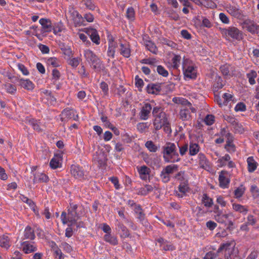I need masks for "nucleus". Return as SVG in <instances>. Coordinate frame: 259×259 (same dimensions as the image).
Segmentation results:
<instances>
[{
  "instance_id": "1",
  "label": "nucleus",
  "mask_w": 259,
  "mask_h": 259,
  "mask_svg": "<svg viewBox=\"0 0 259 259\" xmlns=\"http://www.w3.org/2000/svg\"><path fill=\"white\" fill-rule=\"evenodd\" d=\"M172 102L175 104L182 105L179 112L180 118L183 121H188L191 119V113L196 112V109L187 100L182 97H174Z\"/></svg>"
},
{
  "instance_id": "2",
  "label": "nucleus",
  "mask_w": 259,
  "mask_h": 259,
  "mask_svg": "<svg viewBox=\"0 0 259 259\" xmlns=\"http://www.w3.org/2000/svg\"><path fill=\"white\" fill-rule=\"evenodd\" d=\"M164 160L166 162H179L181 158L177 152V145L174 143L167 142L162 147Z\"/></svg>"
},
{
  "instance_id": "3",
  "label": "nucleus",
  "mask_w": 259,
  "mask_h": 259,
  "mask_svg": "<svg viewBox=\"0 0 259 259\" xmlns=\"http://www.w3.org/2000/svg\"><path fill=\"white\" fill-rule=\"evenodd\" d=\"M152 114L154 117L153 125L155 131L161 129L163 126L168 127V122L166 114L162 111L161 108L155 107L153 109Z\"/></svg>"
},
{
  "instance_id": "4",
  "label": "nucleus",
  "mask_w": 259,
  "mask_h": 259,
  "mask_svg": "<svg viewBox=\"0 0 259 259\" xmlns=\"http://www.w3.org/2000/svg\"><path fill=\"white\" fill-rule=\"evenodd\" d=\"M78 206L76 204L73 203L70 204V207L68 209V213L63 211L61 215V220L63 224H66L68 223H70V225L72 226L78 221L81 213L77 212V209Z\"/></svg>"
},
{
  "instance_id": "5",
  "label": "nucleus",
  "mask_w": 259,
  "mask_h": 259,
  "mask_svg": "<svg viewBox=\"0 0 259 259\" xmlns=\"http://www.w3.org/2000/svg\"><path fill=\"white\" fill-rule=\"evenodd\" d=\"M84 56L91 64V67L96 71L99 72L103 69V65L98 57L90 50L84 51Z\"/></svg>"
},
{
  "instance_id": "6",
  "label": "nucleus",
  "mask_w": 259,
  "mask_h": 259,
  "mask_svg": "<svg viewBox=\"0 0 259 259\" xmlns=\"http://www.w3.org/2000/svg\"><path fill=\"white\" fill-rule=\"evenodd\" d=\"M67 18L72 21L74 25L76 26H81L83 22V19L81 15L77 11L73 8L70 9L66 14Z\"/></svg>"
},
{
  "instance_id": "7",
  "label": "nucleus",
  "mask_w": 259,
  "mask_h": 259,
  "mask_svg": "<svg viewBox=\"0 0 259 259\" xmlns=\"http://www.w3.org/2000/svg\"><path fill=\"white\" fill-rule=\"evenodd\" d=\"M188 60H185L183 64V69L185 76L190 78H195L196 76V71L192 65L188 64Z\"/></svg>"
},
{
  "instance_id": "8",
  "label": "nucleus",
  "mask_w": 259,
  "mask_h": 259,
  "mask_svg": "<svg viewBox=\"0 0 259 259\" xmlns=\"http://www.w3.org/2000/svg\"><path fill=\"white\" fill-rule=\"evenodd\" d=\"M225 35H228L232 38L237 40H240L242 38V32L235 27H229L228 29H224L223 31Z\"/></svg>"
},
{
  "instance_id": "9",
  "label": "nucleus",
  "mask_w": 259,
  "mask_h": 259,
  "mask_svg": "<svg viewBox=\"0 0 259 259\" xmlns=\"http://www.w3.org/2000/svg\"><path fill=\"white\" fill-rule=\"evenodd\" d=\"M243 27L252 34H256L259 32V25L249 19L244 21Z\"/></svg>"
},
{
  "instance_id": "10",
  "label": "nucleus",
  "mask_w": 259,
  "mask_h": 259,
  "mask_svg": "<svg viewBox=\"0 0 259 259\" xmlns=\"http://www.w3.org/2000/svg\"><path fill=\"white\" fill-rule=\"evenodd\" d=\"M235 243L234 241H231L223 243L221 245L218 250V252H220L223 250H225V253L227 252L230 253L237 250L235 248Z\"/></svg>"
},
{
  "instance_id": "11",
  "label": "nucleus",
  "mask_w": 259,
  "mask_h": 259,
  "mask_svg": "<svg viewBox=\"0 0 259 259\" xmlns=\"http://www.w3.org/2000/svg\"><path fill=\"white\" fill-rule=\"evenodd\" d=\"M229 174L227 171L222 170L219 175V183L221 187L223 188H227L230 183Z\"/></svg>"
},
{
  "instance_id": "12",
  "label": "nucleus",
  "mask_w": 259,
  "mask_h": 259,
  "mask_svg": "<svg viewBox=\"0 0 259 259\" xmlns=\"http://www.w3.org/2000/svg\"><path fill=\"white\" fill-rule=\"evenodd\" d=\"M72 118L74 120H76L78 118V115L75 114V112L72 109H66L62 111L61 114V119L62 121Z\"/></svg>"
},
{
  "instance_id": "13",
  "label": "nucleus",
  "mask_w": 259,
  "mask_h": 259,
  "mask_svg": "<svg viewBox=\"0 0 259 259\" xmlns=\"http://www.w3.org/2000/svg\"><path fill=\"white\" fill-rule=\"evenodd\" d=\"M107 157L105 153L101 151H97L93 156V160L95 163H97L100 166L104 165L107 161Z\"/></svg>"
},
{
  "instance_id": "14",
  "label": "nucleus",
  "mask_w": 259,
  "mask_h": 259,
  "mask_svg": "<svg viewBox=\"0 0 259 259\" xmlns=\"http://www.w3.org/2000/svg\"><path fill=\"white\" fill-rule=\"evenodd\" d=\"M152 106L149 103H145L142 107L140 112V117L142 120H146L148 118L152 110Z\"/></svg>"
},
{
  "instance_id": "15",
  "label": "nucleus",
  "mask_w": 259,
  "mask_h": 259,
  "mask_svg": "<svg viewBox=\"0 0 259 259\" xmlns=\"http://www.w3.org/2000/svg\"><path fill=\"white\" fill-rule=\"evenodd\" d=\"M71 174L76 179L80 180L84 179V171L78 166L72 165L71 167Z\"/></svg>"
},
{
  "instance_id": "16",
  "label": "nucleus",
  "mask_w": 259,
  "mask_h": 259,
  "mask_svg": "<svg viewBox=\"0 0 259 259\" xmlns=\"http://www.w3.org/2000/svg\"><path fill=\"white\" fill-rule=\"evenodd\" d=\"M19 84L21 88L28 91H32L34 88V83L28 79H18Z\"/></svg>"
},
{
  "instance_id": "17",
  "label": "nucleus",
  "mask_w": 259,
  "mask_h": 259,
  "mask_svg": "<svg viewBox=\"0 0 259 259\" xmlns=\"http://www.w3.org/2000/svg\"><path fill=\"white\" fill-rule=\"evenodd\" d=\"M85 32L90 37L92 41L96 45L100 44V37L97 31L94 28H87Z\"/></svg>"
},
{
  "instance_id": "18",
  "label": "nucleus",
  "mask_w": 259,
  "mask_h": 259,
  "mask_svg": "<svg viewBox=\"0 0 259 259\" xmlns=\"http://www.w3.org/2000/svg\"><path fill=\"white\" fill-rule=\"evenodd\" d=\"M62 157L61 154H55L50 162V165L52 168L56 169L61 165Z\"/></svg>"
},
{
  "instance_id": "19",
  "label": "nucleus",
  "mask_w": 259,
  "mask_h": 259,
  "mask_svg": "<svg viewBox=\"0 0 259 259\" xmlns=\"http://www.w3.org/2000/svg\"><path fill=\"white\" fill-rule=\"evenodd\" d=\"M39 22L42 26L44 32H49L52 30L53 26L50 19L41 18L39 20Z\"/></svg>"
},
{
  "instance_id": "20",
  "label": "nucleus",
  "mask_w": 259,
  "mask_h": 259,
  "mask_svg": "<svg viewBox=\"0 0 259 259\" xmlns=\"http://www.w3.org/2000/svg\"><path fill=\"white\" fill-rule=\"evenodd\" d=\"M49 180L47 175L43 172H37L34 175L33 183H47Z\"/></svg>"
},
{
  "instance_id": "21",
  "label": "nucleus",
  "mask_w": 259,
  "mask_h": 259,
  "mask_svg": "<svg viewBox=\"0 0 259 259\" xmlns=\"http://www.w3.org/2000/svg\"><path fill=\"white\" fill-rule=\"evenodd\" d=\"M120 53L125 58H128L131 56L130 46L127 43L120 44Z\"/></svg>"
},
{
  "instance_id": "22",
  "label": "nucleus",
  "mask_w": 259,
  "mask_h": 259,
  "mask_svg": "<svg viewBox=\"0 0 259 259\" xmlns=\"http://www.w3.org/2000/svg\"><path fill=\"white\" fill-rule=\"evenodd\" d=\"M160 84H149L146 87L147 92L151 94H158L161 91Z\"/></svg>"
},
{
  "instance_id": "23",
  "label": "nucleus",
  "mask_w": 259,
  "mask_h": 259,
  "mask_svg": "<svg viewBox=\"0 0 259 259\" xmlns=\"http://www.w3.org/2000/svg\"><path fill=\"white\" fill-rule=\"evenodd\" d=\"M198 160L199 164L201 168L205 169L209 168V162L204 154L200 153L198 154Z\"/></svg>"
},
{
  "instance_id": "24",
  "label": "nucleus",
  "mask_w": 259,
  "mask_h": 259,
  "mask_svg": "<svg viewBox=\"0 0 259 259\" xmlns=\"http://www.w3.org/2000/svg\"><path fill=\"white\" fill-rule=\"evenodd\" d=\"M227 12L232 16L235 17H239L241 15L240 11L234 5H229L226 6Z\"/></svg>"
},
{
  "instance_id": "25",
  "label": "nucleus",
  "mask_w": 259,
  "mask_h": 259,
  "mask_svg": "<svg viewBox=\"0 0 259 259\" xmlns=\"http://www.w3.org/2000/svg\"><path fill=\"white\" fill-rule=\"evenodd\" d=\"M144 42L148 50L154 54H157L158 51L157 48L152 41L149 39H144Z\"/></svg>"
},
{
  "instance_id": "26",
  "label": "nucleus",
  "mask_w": 259,
  "mask_h": 259,
  "mask_svg": "<svg viewBox=\"0 0 259 259\" xmlns=\"http://www.w3.org/2000/svg\"><path fill=\"white\" fill-rule=\"evenodd\" d=\"M6 92L11 95H15L17 92V87L15 84L7 82L3 85Z\"/></svg>"
},
{
  "instance_id": "27",
  "label": "nucleus",
  "mask_w": 259,
  "mask_h": 259,
  "mask_svg": "<svg viewBox=\"0 0 259 259\" xmlns=\"http://www.w3.org/2000/svg\"><path fill=\"white\" fill-rule=\"evenodd\" d=\"M200 150V147L198 144L191 142L189 146V154L190 156L196 155Z\"/></svg>"
},
{
  "instance_id": "28",
  "label": "nucleus",
  "mask_w": 259,
  "mask_h": 259,
  "mask_svg": "<svg viewBox=\"0 0 259 259\" xmlns=\"http://www.w3.org/2000/svg\"><path fill=\"white\" fill-rule=\"evenodd\" d=\"M232 207L235 211L239 212L243 214H246L248 211L247 206L242 205L237 203H233L232 204Z\"/></svg>"
},
{
  "instance_id": "29",
  "label": "nucleus",
  "mask_w": 259,
  "mask_h": 259,
  "mask_svg": "<svg viewBox=\"0 0 259 259\" xmlns=\"http://www.w3.org/2000/svg\"><path fill=\"white\" fill-rule=\"evenodd\" d=\"M10 246V239L7 235H4L0 237V246L8 249Z\"/></svg>"
},
{
  "instance_id": "30",
  "label": "nucleus",
  "mask_w": 259,
  "mask_h": 259,
  "mask_svg": "<svg viewBox=\"0 0 259 259\" xmlns=\"http://www.w3.org/2000/svg\"><path fill=\"white\" fill-rule=\"evenodd\" d=\"M248 164V170L249 172L254 171L257 167V162L255 161L253 157H249L247 159Z\"/></svg>"
},
{
  "instance_id": "31",
  "label": "nucleus",
  "mask_w": 259,
  "mask_h": 259,
  "mask_svg": "<svg viewBox=\"0 0 259 259\" xmlns=\"http://www.w3.org/2000/svg\"><path fill=\"white\" fill-rule=\"evenodd\" d=\"M24 236L26 239H34L35 238L34 230L29 226L26 227L24 230Z\"/></svg>"
},
{
  "instance_id": "32",
  "label": "nucleus",
  "mask_w": 259,
  "mask_h": 259,
  "mask_svg": "<svg viewBox=\"0 0 259 259\" xmlns=\"http://www.w3.org/2000/svg\"><path fill=\"white\" fill-rule=\"evenodd\" d=\"M23 250L25 253H30L32 252H34L37 250L36 246H33L28 242H23Z\"/></svg>"
},
{
  "instance_id": "33",
  "label": "nucleus",
  "mask_w": 259,
  "mask_h": 259,
  "mask_svg": "<svg viewBox=\"0 0 259 259\" xmlns=\"http://www.w3.org/2000/svg\"><path fill=\"white\" fill-rule=\"evenodd\" d=\"M104 240L113 245L118 244V240L116 237L111 235L110 233L106 234L104 237Z\"/></svg>"
},
{
  "instance_id": "34",
  "label": "nucleus",
  "mask_w": 259,
  "mask_h": 259,
  "mask_svg": "<svg viewBox=\"0 0 259 259\" xmlns=\"http://www.w3.org/2000/svg\"><path fill=\"white\" fill-rule=\"evenodd\" d=\"M118 231L120 232V236L122 238L129 237L130 232L128 229L122 224L119 223L118 225Z\"/></svg>"
},
{
  "instance_id": "35",
  "label": "nucleus",
  "mask_w": 259,
  "mask_h": 259,
  "mask_svg": "<svg viewBox=\"0 0 259 259\" xmlns=\"http://www.w3.org/2000/svg\"><path fill=\"white\" fill-rule=\"evenodd\" d=\"M202 202L206 207H211L213 205L212 199L210 198L206 194L203 195Z\"/></svg>"
},
{
  "instance_id": "36",
  "label": "nucleus",
  "mask_w": 259,
  "mask_h": 259,
  "mask_svg": "<svg viewBox=\"0 0 259 259\" xmlns=\"http://www.w3.org/2000/svg\"><path fill=\"white\" fill-rule=\"evenodd\" d=\"M178 169V165L171 164L166 166L164 169H163V170L165 172V173H166L168 176H169L170 174H172L175 171H177Z\"/></svg>"
},
{
  "instance_id": "37",
  "label": "nucleus",
  "mask_w": 259,
  "mask_h": 259,
  "mask_svg": "<svg viewBox=\"0 0 259 259\" xmlns=\"http://www.w3.org/2000/svg\"><path fill=\"white\" fill-rule=\"evenodd\" d=\"M245 190V187H243V185H241L237 188L234 192L235 198L238 199L241 197L244 194Z\"/></svg>"
},
{
  "instance_id": "38",
  "label": "nucleus",
  "mask_w": 259,
  "mask_h": 259,
  "mask_svg": "<svg viewBox=\"0 0 259 259\" xmlns=\"http://www.w3.org/2000/svg\"><path fill=\"white\" fill-rule=\"evenodd\" d=\"M181 61V57L178 55H175L171 59V66L174 69H177Z\"/></svg>"
},
{
  "instance_id": "39",
  "label": "nucleus",
  "mask_w": 259,
  "mask_h": 259,
  "mask_svg": "<svg viewBox=\"0 0 259 259\" xmlns=\"http://www.w3.org/2000/svg\"><path fill=\"white\" fill-rule=\"evenodd\" d=\"M134 211L137 214L138 219L141 221H143L145 218V214L143 213L141 207L139 205H135Z\"/></svg>"
},
{
  "instance_id": "40",
  "label": "nucleus",
  "mask_w": 259,
  "mask_h": 259,
  "mask_svg": "<svg viewBox=\"0 0 259 259\" xmlns=\"http://www.w3.org/2000/svg\"><path fill=\"white\" fill-rule=\"evenodd\" d=\"M145 146L151 152H155L158 149L156 145L152 141L146 142Z\"/></svg>"
},
{
  "instance_id": "41",
  "label": "nucleus",
  "mask_w": 259,
  "mask_h": 259,
  "mask_svg": "<svg viewBox=\"0 0 259 259\" xmlns=\"http://www.w3.org/2000/svg\"><path fill=\"white\" fill-rule=\"evenodd\" d=\"M138 171L141 178L144 179L146 178V176L149 174V168L147 166L144 165L138 168Z\"/></svg>"
},
{
  "instance_id": "42",
  "label": "nucleus",
  "mask_w": 259,
  "mask_h": 259,
  "mask_svg": "<svg viewBox=\"0 0 259 259\" xmlns=\"http://www.w3.org/2000/svg\"><path fill=\"white\" fill-rule=\"evenodd\" d=\"M188 185L185 182L181 183L179 186V190L181 194H178V196L180 197H182L184 194L188 191Z\"/></svg>"
},
{
  "instance_id": "43",
  "label": "nucleus",
  "mask_w": 259,
  "mask_h": 259,
  "mask_svg": "<svg viewBox=\"0 0 259 259\" xmlns=\"http://www.w3.org/2000/svg\"><path fill=\"white\" fill-rule=\"evenodd\" d=\"M225 259H241L238 255V250L225 253Z\"/></svg>"
},
{
  "instance_id": "44",
  "label": "nucleus",
  "mask_w": 259,
  "mask_h": 259,
  "mask_svg": "<svg viewBox=\"0 0 259 259\" xmlns=\"http://www.w3.org/2000/svg\"><path fill=\"white\" fill-rule=\"evenodd\" d=\"M29 124H30L33 129L37 132H40L41 129L40 128L39 125V121L34 119H30L28 121Z\"/></svg>"
},
{
  "instance_id": "45",
  "label": "nucleus",
  "mask_w": 259,
  "mask_h": 259,
  "mask_svg": "<svg viewBox=\"0 0 259 259\" xmlns=\"http://www.w3.org/2000/svg\"><path fill=\"white\" fill-rule=\"evenodd\" d=\"M231 158L229 155L226 154L224 156L219 158L218 160L219 166L222 167L226 164L227 162L230 160Z\"/></svg>"
},
{
  "instance_id": "46",
  "label": "nucleus",
  "mask_w": 259,
  "mask_h": 259,
  "mask_svg": "<svg viewBox=\"0 0 259 259\" xmlns=\"http://www.w3.org/2000/svg\"><path fill=\"white\" fill-rule=\"evenodd\" d=\"M231 69L230 65L228 64H225L221 66L220 67L221 71L223 74L225 76H230V70Z\"/></svg>"
},
{
  "instance_id": "47",
  "label": "nucleus",
  "mask_w": 259,
  "mask_h": 259,
  "mask_svg": "<svg viewBox=\"0 0 259 259\" xmlns=\"http://www.w3.org/2000/svg\"><path fill=\"white\" fill-rule=\"evenodd\" d=\"M232 95L228 93H225L223 96V102H219V105L221 107L223 105H226L228 101L231 100Z\"/></svg>"
},
{
  "instance_id": "48",
  "label": "nucleus",
  "mask_w": 259,
  "mask_h": 259,
  "mask_svg": "<svg viewBox=\"0 0 259 259\" xmlns=\"http://www.w3.org/2000/svg\"><path fill=\"white\" fill-rule=\"evenodd\" d=\"M219 253L218 250L217 252L210 251L205 254L202 259H215L219 255Z\"/></svg>"
},
{
  "instance_id": "49",
  "label": "nucleus",
  "mask_w": 259,
  "mask_h": 259,
  "mask_svg": "<svg viewBox=\"0 0 259 259\" xmlns=\"http://www.w3.org/2000/svg\"><path fill=\"white\" fill-rule=\"evenodd\" d=\"M179 148V152L181 156H184L186 154V152L188 150V144H184L181 146H179L177 144V148Z\"/></svg>"
},
{
  "instance_id": "50",
  "label": "nucleus",
  "mask_w": 259,
  "mask_h": 259,
  "mask_svg": "<svg viewBox=\"0 0 259 259\" xmlns=\"http://www.w3.org/2000/svg\"><path fill=\"white\" fill-rule=\"evenodd\" d=\"M53 32L54 34H57L63 30V24L61 22L55 24L53 27Z\"/></svg>"
},
{
  "instance_id": "51",
  "label": "nucleus",
  "mask_w": 259,
  "mask_h": 259,
  "mask_svg": "<svg viewBox=\"0 0 259 259\" xmlns=\"http://www.w3.org/2000/svg\"><path fill=\"white\" fill-rule=\"evenodd\" d=\"M256 73L254 71H251L250 73L247 74L249 82L251 84H254L255 83V82L254 78L256 77Z\"/></svg>"
},
{
  "instance_id": "52",
  "label": "nucleus",
  "mask_w": 259,
  "mask_h": 259,
  "mask_svg": "<svg viewBox=\"0 0 259 259\" xmlns=\"http://www.w3.org/2000/svg\"><path fill=\"white\" fill-rule=\"evenodd\" d=\"M135 10L132 7L128 8L126 10V17L131 20H133L135 18Z\"/></svg>"
},
{
  "instance_id": "53",
  "label": "nucleus",
  "mask_w": 259,
  "mask_h": 259,
  "mask_svg": "<svg viewBox=\"0 0 259 259\" xmlns=\"http://www.w3.org/2000/svg\"><path fill=\"white\" fill-rule=\"evenodd\" d=\"M48 64L52 65L54 67H58L60 65L59 61L56 58H50L48 60Z\"/></svg>"
},
{
  "instance_id": "54",
  "label": "nucleus",
  "mask_w": 259,
  "mask_h": 259,
  "mask_svg": "<svg viewBox=\"0 0 259 259\" xmlns=\"http://www.w3.org/2000/svg\"><path fill=\"white\" fill-rule=\"evenodd\" d=\"M157 71L163 77H166L168 75V71L166 70L161 65H158L157 67Z\"/></svg>"
},
{
  "instance_id": "55",
  "label": "nucleus",
  "mask_w": 259,
  "mask_h": 259,
  "mask_svg": "<svg viewBox=\"0 0 259 259\" xmlns=\"http://www.w3.org/2000/svg\"><path fill=\"white\" fill-rule=\"evenodd\" d=\"M17 67L24 75H28L29 74V71L23 64L18 63L17 64Z\"/></svg>"
},
{
  "instance_id": "56",
  "label": "nucleus",
  "mask_w": 259,
  "mask_h": 259,
  "mask_svg": "<svg viewBox=\"0 0 259 259\" xmlns=\"http://www.w3.org/2000/svg\"><path fill=\"white\" fill-rule=\"evenodd\" d=\"M80 59L79 58H71L69 60V64L73 67H76L79 64Z\"/></svg>"
},
{
  "instance_id": "57",
  "label": "nucleus",
  "mask_w": 259,
  "mask_h": 259,
  "mask_svg": "<svg viewBox=\"0 0 259 259\" xmlns=\"http://www.w3.org/2000/svg\"><path fill=\"white\" fill-rule=\"evenodd\" d=\"M215 80L217 82L214 84V88L217 90L222 89L224 85L222 83V80L220 76H216Z\"/></svg>"
},
{
  "instance_id": "58",
  "label": "nucleus",
  "mask_w": 259,
  "mask_h": 259,
  "mask_svg": "<svg viewBox=\"0 0 259 259\" xmlns=\"http://www.w3.org/2000/svg\"><path fill=\"white\" fill-rule=\"evenodd\" d=\"M214 121V117L212 115H207L205 119V123L208 125H212Z\"/></svg>"
},
{
  "instance_id": "59",
  "label": "nucleus",
  "mask_w": 259,
  "mask_h": 259,
  "mask_svg": "<svg viewBox=\"0 0 259 259\" xmlns=\"http://www.w3.org/2000/svg\"><path fill=\"white\" fill-rule=\"evenodd\" d=\"M225 148L230 152H234L235 150L234 145L229 140L227 141V143L225 145Z\"/></svg>"
},
{
  "instance_id": "60",
  "label": "nucleus",
  "mask_w": 259,
  "mask_h": 259,
  "mask_svg": "<svg viewBox=\"0 0 259 259\" xmlns=\"http://www.w3.org/2000/svg\"><path fill=\"white\" fill-rule=\"evenodd\" d=\"M250 191L253 197L254 198L259 197V189H258L257 186L255 185L251 186Z\"/></svg>"
},
{
  "instance_id": "61",
  "label": "nucleus",
  "mask_w": 259,
  "mask_h": 259,
  "mask_svg": "<svg viewBox=\"0 0 259 259\" xmlns=\"http://www.w3.org/2000/svg\"><path fill=\"white\" fill-rule=\"evenodd\" d=\"M60 246L67 252H70L72 250L71 245L65 242H62Z\"/></svg>"
},
{
  "instance_id": "62",
  "label": "nucleus",
  "mask_w": 259,
  "mask_h": 259,
  "mask_svg": "<svg viewBox=\"0 0 259 259\" xmlns=\"http://www.w3.org/2000/svg\"><path fill=\"white\" fill-rule=\"evenodd\" d=\"M136 80V85L137 88H139V90L140 91H142V88L143 87L144 85V82L143 80L141 78H140L138 76H136L135 78Z\"/></svg>"
},
{
  "instance_id": "63",
  "label": "nucleus",
  "mask_w": 259,
  "mask_h": 259,
  "mask_svg": "<svg viewBox=\"0 0 259 259\" xmlns=\"http://www.w3.org/2000/svg\"><path fill=\"white\" fill-rule=\"evenodd\" d=\"M160 176L162 182L164 183H167L170 180V176L165 173V172H164L163 170L161 171Z\"/></svg>"
},
{
  "instance_id": "64",
  "label": "nucleus",
  "mask_w": 259,
  "mask_h": 259,
  "mask_svg": "<svg viewBox=\"0 0 259 259\" xmlns=\"http://www.w3.org/2000/svg\"><path fill=\"white\" fill-rule=\"evenodd\" d=\"M235 110L236 111H244L246 110V106L243 103H239L235 106Z\"/></svg>"
}]
</instances>
